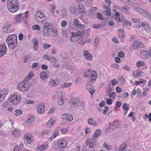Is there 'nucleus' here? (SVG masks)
<instances>
[{
  "mask_svg": "<svg viewBox=\"0 0 151 151\" xmlns=\"http://www.w3.org/2000/svg\"><path fill=\"white\" fill-rule=\"evenodd\" d=\"M19 3L17 0H7V7L12 12H15L18 9Z\"/></svg>",
  "mask_w": 151,
  "mask_h": 151,
  "instance_id": "obj_1",
  "label": "nucleus"
},
{
  "mask_svg": "<svg viewBox=\"0 0 151 151\" xmlns=\"http://www.w3.org/2000/svg\"><path fill=\"white\" fill-rule=\"evenodd\" d=\"M21 100V97L17 94L12 95L8 99L9 104L13 105L18 104Z\"/></svg>",
  "mask_w": 151,
  "mask_h": 151,
  "instance_id": "obj_2",
  "label": "nucleus"
},
{
  "mask_svg": "<svg viewBox=\"0 0 151 151\" xmlns=\"http://www.w3.org/2000/svg\"><path fill=\"white\" fill-rule=\"evenodd\" d=\"M35 17L37 21L39 22H41L45 21L47 18L45 14L42 13L40 11L38 10L36 13Z\"/></svg>",
  "mask_w": 151,
  "mask_h": 151,
  "instance_id": "obj_3",
  "label": "nucleus"
},
{
  "mask_svg": "<svg viewBox=\"0 0 151 151\" xmlns=\"http://www.w3.org/2000/svg\"><path fill=\"white\" fill-rule=\"evenodd\" d=\"M67 144V142L65 140L61 139L59 140L57 142V145L59 150H61L63 149Z\"/></svg>",
  "mask_w": 151,
  "mask_h": 151,
  "instance_id": "obj_4",
  "label": "nucleus"
},
{
  "mask_svg": "<svg viewBox=\"0 0 151 151\" xmlns=\"http://www.w3.org/2000/svg\"><path fill=\"white\" fill-rule=\"evenodd\" d=\"M93 138H88L86 141V145L89 146L90 148H94L96 146L95 142L94 143L93 141Z\"/></svg>",
  "mask_w": 151,
  "mask_h": 151,
  "instance_id": "obj_5",
  "label": "nucleus"
},
{
  "mask_svg": "<svg viewBox=\"0 0 151 151\" xmlns=\"http://www.w3.org/2000/svg\"><path fill=\"white\" fill-rule=\"evenodd\" d=\"M80 102L79 98H74L71 99L70 102V104L72 107H77Z\"/></svg>",
  "mask_w": 151,
  "mask_h": 151,
  "instance_id": "obj_6",
  "label": "nucleus"
},
{
  "mask_svg": "<svg viewBox=\"0 0 151 151\" xmlns=\"http://www.w3.org/2000/svg\"><path fill=\"white\" fill-rule=\"evenodd\" d=\"M12 24L10 22L5 24L3 27V31L4 32L8 33L10 31V27L12 26Z\"/></svg>",
  "mask_w": 151,
  "mask_h": 151,
  "instance_id": "obj_7",
  "label": "nucleus"
},
{
  "mask_svg": "<svg viewBox=\"0 0 151 151\" xmlns=\"http://www.w3.org/2000/svg\"><path fill=\"white\" fill-rule=\"evenodd\" d=\"M145 45L143 43L140 42L136 41L134 42L132 45L133 48L134 49H137L139 47L143 48Z\"/></svg>",
  "mask_w": 151,
  "mask_h": 151,
  "instance_id": "obj_8",
  "label": "nucleus"
},
{
  "mask_svg": "<svg viewBox=\"0 0 151 151\" xmlns=\"http://www.w3.org/2000/svg\"><path fill=\"white\" fill-rule=\"evenodd\" d=\"M6 42L8 47L12 50L16 47L17 45V42L12 41H6Z\"/></svg>",
  "mask_w": 151,
  "mask_h": 151,
  "instance_id": "obj_9",
  "label": "nucleus"
},
{
  "mask_svg": "<svg viewBox=\"0 0 151 151\" xmlns=\"http://www.w3.org/2000/svg\"><path fill=\"white\" fill-rule=\"evenodd\" d=\"M140 56L142 58L147 59L150 56V55L149 54V52H148L146 50H143L141 52Z\"/></svg>",
  "mask_w": 151,
  "mask_h": 151,
  "instance_id": "obj_10",
  "label": "nucleus"
},
{
  "mask_svg": "<svg viewBox=\"0 0 151 151\" xmlns=\"http://www.w3.org/2000/svg\"><path fill=\"white\" fill-rule=\"evenodd\" d=\"M77 14H84V13H86L85 12V8L84 6L82 4H80L77 9Z\"/></svg>",
  "mask_w": 151,
  "mask_h": 151,
  "instance_id": "obj_11",
  "label": "nucleus"
},
{
  "mask_svg": "<svg viewBox=\"0 0 151 151\" xmlns=\"http://www.w3.org/2000/svg\"><path fill=\"white\" fill-rule=\"evenodd\" d=\"M37 112L39 114H42L45 111V105L42 104L39 105L37 108Z\"/></svg>",
  "mask_w": 151,
  "mask_h": 151,
  "instance_id": "obj_12",
  "label": "nucleus"
},
{
  "mask_svg": "<svg viewBox=\"0 0 151 151\" xmlns=\"http://www.w3.org/2000/svg\"><path fill=\"white\" fill-rule=\"evenodd\" d=\"M6 52V47L4 44L0 45V57L3 56Z\"/></svg>",
  "mask_w": 151,
  "mask_h": 151,
  "instance_id": "obj_13",
  "label": "nucleus"
},
{
  "mask_svg": "<svg viewBox=\"0 0 151 151\" xmlns=\"http://www.w3.org/2000/svg\"><path fill=\"white\" fill-rule=\"evenodd\" d=\"M6 41H12V42H17V36L15 35H9L7 38Z\"/></svg>",
  "mask_w": 151,
  "mask_h": 151,
  "instance_id": "obj_14",
  "label": "nucleus"
},
{
  "mask_svg": "<svg viewBox=\"0 0 151 151\" xmlns=\"http://www.w3.org/2000/svg\"><path fill=\"white\" fill-rule=\"evenodd\" d=\"M101 133V131L100 129H96L95 131L94 134L93 135V140L96 141V137H99Z\"/></svg>",
  "mask_w": 151,
  "mask_h": 151,
  "instance_id": "obj_15",
  "label": "nucleus"
},
{
  "mask_svg": "<svg viewBox=\"0 0 151 151\" xmlns=\"http://www.w3.org/2000/svg\"><path fill=\"white\" fill-rule=\"evenodd\" d=\"M60 83L59 81L58 80H55L52 79L50 81V84L49 86L50 87L56 86H58Z\"/></svg>",
  "mask_w": 151,
  "mask_h": 151,
  "instance_id": "obj_16",
  "label": "nucleus"
},
{
  "mask_svg": "<svg viewBox=\"0 0 151 151\" xmlns=\"http://www.w3.org/2000/svg\"><path fill=\"white\" fill-rule=\"evenodd\" d=\"M84 76H97V75L95 70L89 69L86 72Z\"/></svg>",
  "mask_w": 151,
  "mask_h": 151,
  "instance_id": "obj_17",
  "label": "nucleus"
},
{
  "mask_svg": "<svg viewBox=\"0 0 151 151\" xmlns=\"http://www.w3.org/2000/svg\"><path fill=\"white\" fill-rule=\"evenodd\" d=\"M62 93H60L58 95V103L60 105H61L63 104L64 101Z\"/></svg>",
  "mask_w": 151,
  "mask_h": 151,
  "instance_id": "obj_18",
  "label": "nucleus"
},
{
  "mask_svg": "<svg viewBox=\"0 0 151 151\" xmlns=\"http://www.w3.org/2000/svg\"><path fill=\"white\" fill-rule=\"evenodd\" d=\"M86 88L92 96L95 92L94 88L91 85H88L86 86Z\"/></svg>",
  "mask_w": 151,
  "mask_h": 151,
  "instance_id": "obj_19",
  "label": "nucleus"
},
{
  "mask_svg": "<svg viewBox=\"0 0 151 151\" xmlns=\"http://www.w3.org/2000/svg\"><path fill=\"white\" fill-rule=\"evenodd\" d=\"M22 16V13H20L15 16V19L17 23H18L19 22H22L24 18Z\"/></svg>",
  "mask_w": 151,
  "mask_h": 151,
  "instance_id": "obj_20",
  "label": "nucleus"
},
{
  "mask_svg": "<svg viewBox=\"0 0 151 151\" xmlns=\"http://www.w3.org/2000/svg\"><path fill=\"white\" fill-rule=\"evenodd\" d=\"M24 139L27 141V144H31L33 141V139L32 135H29L25 134L24 136Z\"/></svg>",
  "mask_w": 151,
  "mask_h": 151,
  "instance_id": "obj_21",
  "label": "nucleus"
},
{
  "mask_svg": "<svg viewBox=\"0 0 151 151\" xmlns=\"http://www.w3.org/2000/svg\"><path fill=\"white\" fill-rule=\"evenodd\" d=\"M79 21L78 19H75L74 21V24L75 26L79 28L83 29L86 27V25L84 24H81L79 23Z\"/></svg>",
  "mask_w": 151,
  "mask_h": 151,
  "instance_id": "obj_22",
  "label": "nucleus"
},
{
  "mask_svg": "<svg viewBox=\"0 0 151 151\" xmlns=\"http://www.w3.org/2000/svg\"><path fill=\"white\" fill-rule=\"evenodd\" d=\"M22 83V87H23V88H22V91L24 92L27 91L29 89V87L28 86L29 85H27V83H26V82H21Z\"/></svg>",
  "mask_w": 151,
  "mask_h": 151,
  "instance_id": "obj_23",
  "label": "nucleus"
},
{
  "mask_svg": "<svg viewBox=\"0 0 151 151\" xmlns=\"http://www.w3.org/2000/svg\"><path fill=\"white\" fill-rule=\"evenodd\" d=\"M83 54L87 60H92V57L91 55L88 51L84 52Z\"/></svg>",
  "mask_w": 151,
  "mask_h": 151,
  "instance_id": "obj_24",
  "label": "nucleus"
},
{
  "mask_svg": "<svg viewBox=\"0 0 151 151\" xmlns=\"http://www.w3.org/2000/svg\"><path fill=\"white\" fill-rule=\"evenodd\" d=\"M88 123L90 125H92L93 126H96L97 124L95 121L93 120L92 118H89L88 121Z\"/></svg>",
  "mask_w": 151,
  "mask_h": 151,
  "instance_id": "obj_25",
  "label": "nucleus"
},
{
  "mask_svg": "<svg viewBox=\"0 0 151 151\" xmlns=\"http://www.w3.org/2000/svg\"><path fill=\"white\" fill-rule=\"evenodd\" d=\"M55 121L52 118H50L47 123L46 126L48 127H51L53 126Z\"/></svg>",
  "mask_w": 151,
  "mask_h": 151,
  "instance_id": "obj_26",
  "label": "nucleus"
},
{
  "mask_svg": "<svg viewBox=\"0 0 151 151\" xmlns=\"http://www.w3.org/2000/svg\"><path fill=\"white\" fill-rule=\"evenodd\" d=\"M35 118L33 116L29 117L26 121L25 122L28 124H33L34 122Z\"/></svg>",
  "mask_w": 151,
  "mask_h": 151,
  "instance_id": "obj_27",
  "label": "nucleus"
},
{
  "mask_svg": "<svg viewBox=\"0 0 151 151\" xmlns=\"http://www.w3.org/2000/svg\"><path fill=\"white\" fill-rule=\"evenodd\" d=\"M52 27V24L50 23H46L43 26V29L51 30Z\"/></svg>",
  "mask_w": 151,
  "mask_h": 151,
  "instance_id": "obj_28",
  "label": "nucleus"
},
{
  "mask_svg": "<svg viewBox=\"0 0 151 151\" xmlns=\"http://www.w3.org/2000/svg\"><path fill=\"white\" fill-rule=\"evenodd\" d=\"M127 147L126 142H124L120 146L119 150V151L124 150L125 148H127Z\"/></svg>",
  "mask_w": 151,
  "mask_h": 151,
  "instance_id": "obj_29",
  "label": "nucleus"
},
{
  "mask_svg": "<svg viewBox=\"0 0 151 151\" xmlns=\"http://www.w3.org/2000/svg\"><path fill=\"white\" fill-rule=\"evenodd\" d=\"M122 22H123L124 27H126L128 25L131 26L132 24L131 22L130 21H129L127 20H122Z\"/></svg>",
  "mask_w": 151,
  "mask_h": 151,
  "instance_id": "obj_30",
  "label": "nucleus"
},
{
  "mask_svg": "<svg viewBox=\"0 0 151 151\" xmlns=\"http://www.w3.org/2000/svg\"><path fill=\"white\" fill-rule=\"evenodd\" d=\"M143 28L147 32H149L150 30V27L145 22H144Z\"/></svg>",
  "mask_w": 151,
  "mask_h": 151,
  "instance_id": "obj_31",
  "label": "nucleus"
},
{
  "mask_svg": "<svg viewBox=\"0 0 151 151\" xmlns=\"http://www.w3.org/2000/svg\"><path fill=\"white\" fill-rule=\"evenodd\" d=\"M43 34L45 36H48L50 35V33L51 30L47 29H43Z\"/></svg>",
  "mask_w": 151,
  "mask_h": 151,
  "instance_id": "obj_32",
  "label": "nucleus"
},
{
  "mask_svg": "<svg viewBox=\"0 0 151 151\" xmlns=\"http://www.w3.org/2000/svg\"><path fill=\"white\" fill-rule=\"evenodd\" d=\"M7 88L3 89L1 90V91H0V93H1V95H4L5 96L7 95L9 92Z\"/></svg>",
  "mask_w": 151,
  "mask_h": 151,
  "instance_id": "obj_33",
  "label": "nucleus"
},
{
  "mask_svg": "<svg viewBox=\"0 0 151 151\" xmlns=\"http://www.w3.org/2000/svg\"><path fill=\"white\" fill-rule=\"evenodd\" d=\"M93 27L94 29H98L99 28L102 29L104 26H103V25H101L98 24H95L93 25Z\"/></svg>",
  "mask_w": 151,
  "mask_h": 151,
  "instance_id": "obj_34",
  "label": "nucleus"
},
{
  "mask_svg": "<svg viewBox=\"0 0 151 151\" xmlns=\"http://www.w3.org/2000/svg\"><path fill=\"white\" fill-rule=\"evenodd\" d=\"M142 74V72L139 70H136L134 71L133 76H140Z\"/></svg>",
  "mask_w": 151,
  "mask_h": 151,
  "instance_id": "obj_35",
  "label": "nucleus"
},
{
  "mask_svg": "<svg viewBox=\"0 0 151 151\" xmlns=\"http://www.w3.org/2000/svg\"><path fill=\"white\" fill-rule=\"evenodd\" d=\"M58 131L57 130H56L53 132L52 135L50 137V138L51 139H54L58 135Z\"/></svg>",
  "mask_w": 151,
  "mask_h": 151,
  "instance_id": "obj_36",
  "label": "nucleus"
},
{
  "mask_svg": "<svg viewBox=\"0 0 151 151\" xmlns=\"http://www.w3.org/2000/svg\"><path fill=\"white\" fill-rule=\"evenodd\" d=\"M70 12L73 14L75 15L77 14V11H76V8L74 6H72L70 9Z\"/></svg>",
  "mask_w": 151,
  "mask_h": 151,
  "instance_id": "obj_37",
  "label": "nucleus"
},
{
  "mask_svg": "<svg viewBox=\"0 0 151 151\" xmlns=\"http://www.w3.org/2000/svg\"><path fill=\"white\" fill-rule=\"evenodd\" d=\"M72 85V83L70 82L67 83L66 82L65 83L62 85V86L63 88L66 87H70Z\"/></svg>",
  "mask_w": 151,
  "mask_h": 151,
  "instance_id": "obj_38",
  "label": "nucleus"
},
{
  "mask_svg": "<svg viewBox=\"0 0 151 151\" xmlns=\"http://www.w3.org/2000/svg\"><path fill=\"white\" fill-rule=\"evenodd\" d=\"M104 13L107 16H110L111 14L110 8H108L104 12Z\"/></svg>",
  "mask_w": 151,
  "mask_h": 151,
  "instance_id": "obj_39",
  "label": "nucleus"
},
{
  "mask_svg": "<svg viewBox=\"0 0 151 151\" xmlns=\"http://www.w3.org/2000/svg\"><path fill=\"white\" fill-rule=\"evenodd\" d=\"M32 29L34 30H39L40 29V26L38 25H33L32 27Z\"/></svg>",
  "mask_w": 151,
  "mask_h": 151,
  "instance_id": "obj_40",
  "label": "nucleus"
},
{
  "mask_svg": "<svg viewBox=\"0 0 151 151\" xmlns=\"http://www.w3.org/2000/svg\"><path fill=\"white\" fill-rule=\"evenodd\" d=\"M12 134L15 137H18L20 135L19 132V131L16 130H14L13 131Z\"/></svg>",
  "mask_w": 151,
  "mask_h": 151,
  "instance_id": "obj_41",
  "label": "nucleus"
},
{
  "mask_svg": "<svg viewBox=\"0 0 151 151\" xmlns=\"http://www.w3.org/2000/svg\"><path fill=\"white\" fill-rule=\"evenodd\" d=\"M122 108L125 110L128 111L129 110V106L127 103H124L123 104Z\"/></svg>",
  "mask_w": 151,
  "mask_h": 151,
  "instance_id": "obj_42",
  "label": "nucleus"
},
{
  "mask_svg": "<svg viewBox=\"0 0 151 151\" xmlns=\"http://www.w3.org/2000/svg\"><path fill=\"white\" fill-rule=\"evenodd\" d=\"M103 146L104 148H106L107 150H110L111 149V146L108 145L107 144L106 142L104 143L103 144Z\"/></svg>",
  "mask_w": 151,
  "mask_h": 151,
  "instance_id": "obj_43",
  "label": "nucleus"
},
{
  "mask_svg": "<svg viewBox=\"0 0 151 151\" xmlns=\"http://www.w3.org/2000/svg\"><path fill=\"white\" fill-rule=\"evenodd\" d=\"M22 113V111L21 110H16L14 112V114L16 116H18Z\"/></svg>",
  "mask_w": 151,
  "mask_h": 151,
  "instance_id": "obj_44",
  "label": "nucleus"
},
{
  "mask_svg": "<svg viewBox=\"0 0 151 151\" xmlns=\"http://www.w3.org/2000/svg\"><path fill=\"white\" fill-rule=\"evenodd\" d=\"M33 76H27L25 78L24 80L23 81V82H27L29 81L33 77Z\"/></svg>",
  "mask_w": 151,
  "mask_h": 151,
  "instance_id": "obj_45",
  "label": "nucleus"
},
{
  "mask_svg": "<svg viewBox=\"0 0 151 151\" xmlns=\"http://www.w3.org/2000/svg\"><path fill=\"white\" fill-rule=\"evenodd\" d=\"M136 10L141 14H143L144 10L140 7H137L136 8Z\"/></svg>",
  "mask_w": 151,
  "mask_h": 151,
  "instance_id": "obj_46",
  "label": "nucleus"
},
{
  "mask_svg": "<svg viewBox=\"0 0 151 151\" xmlns=\"http://www.w3.org/2000/svg\"><path fill=\"white\" fill-rule=\"evenodd\" d=\"M119 122V121L118 120L115 119L113 121V122H112V123L113 124V125H114V126L115 127V128H116L118 126Z\"/></svg>",
  "mask_w": 151,
  "mask_h": 151,
  "instance_id": "obj_47",
  "label": "nucleus"
},
{
  "mask_svg": "<svg viewBox=\"0 0 151 151\" xmlns=\"http://www.w3.org/2000/svg\"><path fill=\"white\" fill-rule=\"evenodd\" d=\"M73 116L71 115L68 114L67 116V118L66 119V120L68 122L71 121L73 120Z\"/></svg>",
  "mask_w": 151,
  "mask_h": 151,
  "instance_id": "obj_48",
  "label": "nucleus"
},
{
  "mask_svg": "<svg viewBox=\"0 0 151 151\" xmlns=\"http://www.w3.org/2000/svg\"><path fill=\"white\" fill-rule=\"evenodd\" d=\"M144 62L141 61H139L136 63V66L137 67L142 66L144 65Z\"/></svg>",
  "mask_w": 151,
  "mask_h": 151,
  "instance_id": "obj_49",
  "label": "nucleus"
},
{
  "mask_svg": "<svg viewBox=\"0 0 151 151\" xmlns=\"http://www.w3.org/2000/svg\"><path fill=\"white\" fill-rule=\"evenodd\" d=\"M106 101L107 104L109 105L111 104L113 102L112 100L110 99H107Z\"/></svg>",
  "mask_w": 151,
  "mask_h": 151,
  "instance_id": "obj_50",
  "label": "nucleus"
},
{
  "mask_svg": "<svg viewBox=\"0 0 151 151\" xmlns=\"http://www.w3.org/2000/svg\"><path fill=\"white\" fill-rule=\"evenodd\" d=\"M144 80L142 78L140 79V81H136L135 82L134 84L135 85H138L139 84L142 83H144Z\"/></svg>",
  "mask_w": 151,
  "mask_h": 151,
  "instance_id": "obj_51",
  "label": "nucleus"
},
{
  "mask_svg": "<svg viewBox=\"0 0 151 151\" xmlns=\"http://www.w3.org/2000/svg\"><path fill=\"white\" fill-rule=\"evenodd\" d=\"M23 148L19 147L18 146H16L14 148L13 151H19L21 150Z\"/></svg>",
  "mask_w": 151,
  "mask_h": 151,
  "instance_id": "obj_52",
  "label": "nucleus"
},
{
  "mask_svg": "<svg viewBox=\"0 0 151 151\" xmlns=\"http://www.w3.org/2000/svg\"><path fill=\"white\" fill-rule=\"evenodd\" d=\"M50 61L52 63H57L58 62V60L54 57H52Z\"/></svg>",
  "mask_w": 151,
  "mask_h": 151,
  "instance_id": "obj_53",
  "label": "nucleus"
},
{
  "mask_svg": "<svg viewBox=\"0 0 151 151\" xmlns=\"http://www.w3.org/2000/svg\"><path fill=\"white\" fill-rule=\"evenodd\" d=\"M29 54H27L24 56V62L25 63L27 62L29 60Z\"/></svg>",
  "mask_w": 151,
  "mask_h": 151,
  "instance_id": "obj_54",
  "label": "nucleus"
},
{
  "mask_svg": "<svg viewBox=\"0 0 151 151\" xmlns=\"http://www.w3.org/2000/svg\"><path fill=\"white\" fill-rule=\"evenodd\" d=\"M22 82L19 83L17 85V88L19 90L22 91Z\"/></svg>",
  "mask_w": 151,
  "mask_h": 151,
  "instance_id": "obj_55",
  "label": "nucleus"
},
{
  "mask_svg": "<svg viewBox=\"0 0 151 151\" xmlns=\"http://www.w3.org/2000/svg\"><path fill=\"white\" fill-rule=\"evenodd\" d=\"M51 46L50 45H48L46 43H44L43 45V47L45 49H47L50 47Z\"/></svg>",
  "mask_w": 151,
  "mask_h": 151,
  "instance_id": "obj_56",
  "label": "nucleus"
},
{
  "mask_svg": "<svg viewBox=\"0 0 151 151\" xmlns=\"http://www.w3.org/2000/svg\"><path fill=\"white\" fill-rule=\"evenodd\" d=\"M99 42V39L98 38H96L95 39L94 45L95 47L96 48L97 47Z\"/></svg>",
  "mask_w": 151,
  "mask_h": 151,
  "instance_id": "obj_57",
  "label": "nucleus"
},
{
  "mask_svg": "<svg viewBox=\"0 0 151 151\" xmlns=\"http://www.w3.org/2000/svg\"><path fill=\"white\" fill-rule=\"evenodd\" d=\"M81 81L82 80L81 78H80V77H78L76 79L75 81V83L76 84H78L81 83Z\"/></svg>",
  "mask_w": 151,
  "mask_h": 151,
  "instance_id": "obj_58",
  "label": "nucleus"
},
{
  "mask_svg": "<svg viewBox=\"0 0 151 151\" xmlns=\"http://www.w3.org/2000/svg\"><path fill=\"white\" fill-rule=\"evenodd\" d=\"M97 18L101 20L103 19V16L100 13H98L97 14Z\"/></svg>",
  "mask_w": 151,
  "mask_h": 151,
  "instance_id": "obj_59",
  "label": "nucleus"
},
{
  "mask_svg": "<svg viewBox=\"0 0 151 151\" xmlns=\"http://www.w3.org/2000/svg\"><path fill=\"white\" fill-rule=\"evenodd\" d=\"M116 96V93H115L114 92L111 91L109 94V96L114 98Z\"/></svg>",
  "mask_w": 151,
  "mask_h": 151,
  "instance_id": "obj_60",
  "label": "nucleus"
},
{
  "mask_svg": "<svg viewBox=\"0 0 151 151\" xmlns=\"http://www.w3.org/2000/svg\"><path fill=\"white\" fill-rule=\"evenodd\" d=\"M94 12L92 11L90 9L89 11H88V14L89 16V17H90L91 16H92L94 14Z\"/></svg>",
  "mask_w": 151,
  "mask_h": 151,
  "instance_id": "obj_61",
  "label": "nucleus"
},
{
  "mask_svg": "<svg viewBox=\"0 0 151 151\" xmlns=\"http://www.w3.org/2000/svg\"><path fill=\"white\" fill-rule=\"evenodd\" d=\"M144 22H139L136 25V26L137 27H141L142 26L143 27V25Z\"/></svg>",
  "mask_w": 151,
  "mask_h": 151,
  "instance_id": "obj_62",
  "label": "nucleus"
},
{
  "mask_svg": "<svg viewBox=\"0 0 151 151\" xmlns=\"http://www.w3.org/2000/svg\"><path fill=\"white\" fill-rule=\"evenodd\" d=\"M8 104H9L8 100V101H6L4 102L2 105L3 107L4 108H6L8 106Z\"/></svg>",
  "mask_w": 151,
  "mask_h": 151,
  "instance_id": "obj_63",
  "label": "nucleus"
},
{
  "mask_svg": "<svg viewBox=\"0 0 151 151\" xmlns=\"http://www.w3.org/2000/svg\"><path fill=\"white\" fill-rule=\"evenodd\" d=\"M124 55V53L122 51H120L118 53V56L121 58L123 57Z\"/></svg>",
  "mask_w": 151,
  "mask_h": 151,
  "instance_id": "obj_64",
  "label": "nucleus"
}]
</instances>
